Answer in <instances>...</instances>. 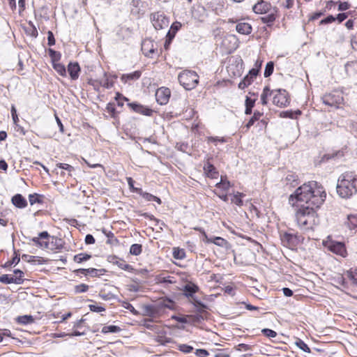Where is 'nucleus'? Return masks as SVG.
<instances>
[{"label": "nucleus", "mask_w": 357, "mask_h": 357, "mask_svg": "<svg viewBox=\"0 0 357 357\" xmlns=\"http://www.w3.org/2000/svg\"><path fill=\"white\" fill-rule=\"evenodd\" d=\"M227 42L230 44V45L227 47L229 52L235 50L238 46V38L235 35L230 34L226 36L223 40V45H227Z\"/></svg>", "instance_id": "13"}, {"label": "nucleus", "mask_w": 357, "mask_h": 357, "mask_svg": "<svg viewBox=\"0 0 357 357\" xmlns=\"http://www.w3.org/2000/svg\"><path fill=\"white\" fill-rule=\"evenodd\" d=\"M192 299H193V304L196 307H199L197 310L198 312H204V309H206L207 307L206 305L204 303H203L201 301H198L195 298L193 297Z\"/></svg>", "instance_id": "48"}, {"label": "nucleus", "mask_w": 357, "mask_h": 357, "mask_svg": "<svg viewBox=\"0 0 357 357\" xmlns=\"http://www.w3.org/2000/svg\"><path fill=\"white\" fill-rule=\"evenodd\" d=\"M343 100L342 94L338 91L326 94L322 97L324 104L335 108H338Z\"/></svg>", "instance_id": "5"}, {"label": "nucleus", "mask_w": 357, "mask_h": 357, "mask_svg": "<svg viewBox=\"0 0 357 357\" xmlns=\"http://www.w3.org/2000/svg\"><path fill=\"white\" fill-rule=\"evenodd\" d=\"M13 204L17 208H23L27 206V202L24 197L20 195L17 194L12 198Z\"/></svg>", "instance_id": "17"}, {"label": "nucleus", "mask_w": 357, "mask_h": 357, "mask_svg": "<svg viewBox=\"0 0 357 357\" xmlns=\"http://www.w3.org/2000/svg\"><path fill=\"white\" fill-rule=\"evenodd\" d=\"M103 232L105 234V235L108 238V240L107 241V243L114 244V243L118 242V240L115 238V236L112 232L109 231V232L106 233L105 231H103Z\"/></svg>", "instance_id": "53"}, {"label": "nucleus", "mask_w": 357, "mask_h": 357, "mask_svg": "<svg viewBox=\"0 0 357 357\" xmlns=\"http://www.w3.org/2000/svg\"><path fill=\"white\" fill-rule=\"evenodd\" d=\"M212 243L222 248H227L228 246L227 241L219 236L213 237Z\"/></svg>", "instance_id": "36"}, {"label": "nucleus", "mask_w": 357, "mask_h": 357, "mask_svg": "<svg viewBox=\"0 0 357 357\" xmlns=\"http://www.w3.org/2000/svg\"><path fill=\"white\" fill-rule=\"evenodd\" d=\"M204 170L207 176L212 178H217L218 172L216 171L215 167L211 163L207 162L204 166Z\"/></svg>", "instance_id": "20"}, {"label": "nucleus", "mask_w": 357, "mask_h": 357, "mask_svg": "<svg viewBox=\"0 0 357 357\" xmlns=\"http://www.w3.org/2000/svg\"><path fill=\"white\" fill-rule=\"evenodd\" d=\"M294 238V236L291 234L284 233L281 235V241L287 246H289L293 243Z\"/></svg>", "instance_id": "29"}, {"label": "nucleus", "mask_w": 357, "mask_h": 357, "mask_svg": "<svg viewBox=\"0 0 357 357\" xmlns=\"http://www.w3.org/2000/svg\"><path fill=\"white\" fill-rule=\"evenodd\" d=\"M56 167L58 168L66 170L68 172L69 176H71V172L74 171V167L66 163H58Z\"/></svg>", "instance_id": "45"}, {"label": "nucleus", "mask_w": 357, "mask_h": 357, "mask_svg": "<svg viewBox=\"0 0 357 357\" xmlns=\"http://www.w3.org/2000/svg\"><path fill=\"white\" fill-rule=\"evenodd\" d=\"M47 40H48V45H50V46H52L55 44L54 36L52 31H48V33H47Z\"/></svg>", "instance_id": "60"}, {"label": "nucleus", "mask_w": 357, "mask_h": 357, "mask_svg": "<svg viewBox=\"0 0 357 357\" xmlns=\"http://www.w3.org/2000/svg\"><path fill=\"white\" fill-rule=\"evenodd\" d=\"M335 20V17H334L333 15H329L325 19L322 20L321 21V24H328L334 22Z\"/></svg>", "instance_id": "64"}, {"label": "nucleus", "mask_w": 357, "mask_h": 357, "mask_svg": "<svg viewBox=\"0 0 357 357\" xmlns=\"http://www.w3.org/2000/svg\"><path fill=\"white\" fill-rule=\"evenodd\" d=\"M156 44L150 39H145L142 43V51L143 54L148 57H152V55L157 50Z\"/></svg>", "instance_id": "11"}, {"label": "nucleus", "mask_w": 357, "mask_h": 357, "mask_svg": "<svg viewBox=\"0 0 357 357\" xmlns=\"http://www.w3.org/2000/svg\"><path fill=\"white\" fill-rule=\"evenodd\" d=\"M273 70H274V63L273 61L268 62L266 65L265 70H264V77H268L269 76H271L273 73Z\"/></svg>", "instance_id": "41"}, {"label": "nucleus", "mask_w": 357, "mask_h": 357, "mask_svg": "<svg viewBox=\"0 0 357 357\" xmlns=\"http://www.w3.org/2000/svg\"><path fill=\"white\" fill-rule=\"evenodd\" d=\"M178 79L181 85L186 90L195 89L199 83L198 75L192 70H185L178 75Z\"/></svg>", "instance_id": "3"}, {"label": "nucleus", "mask_w": 357, "mask_h": 357, "mask_svg": "<svg viewBox=\"0 0 357 357\" xmlns=\"http://www.w3.org/2000/svg\"><path fill=\"white\" fill-rule=\"evenodd\" d=\"M261 116L262 113L257 111L255 112L253 116L245 125L247 130L250 129V128L254 125L255 122L258 121Z\"/></svg>", "instance_id": "33"}, {"label": "nucleus", "mask_w": 357, "mask_h": 357, "mask_svg": "<svg viewBox=\"0 0 357 357\" xmlns=\"http://www.w3.org/2000/svg\"><path fill=\"white\" fill-rule=\"evenodd\" d=\"M172 254L174 258L176 259H183L185 257V250L179 248H174Z\"/></svg>", "instance_id": "35"}, {"label": "nucleus", "mask_w": 357, "mask_h": 357, "mask_svg": "<svg viewBox=\"0 0 357 357\" xmlns=\"http://www.w3.org/2000/svg\"><path fill=\"white\" fill-rule=\"evenodd\" d=\"M116 79V76L107 75V74H105L104 77L100 81V84L106 89H110L114 86V79Z\"/></svg>", "instance_id": "23"}, {"label": "nucleus", "mask_w": 357, "mask_h": 357, "mask_svg": "<svg viewBox=\"0 0 357 357\" xmlns=\"http://www.w3.org/2000/svg\"><path fill=\"white\" fill-rule=\"evenodd\" d=\"M324 246L335 255L342 257H346L347 255V249L344 243L331 240L329 237L323 241Z\"/></svg>", "instance_id": "4"}, {"label": "nucleus", "mask_w": 357, "mask_h": 357, "mask_svg": "<svg viewBox=\"0 0 357 357\" xmlns=\"http://www.w3.org/2000/svg\"><path fill=\"white\" fill-rule=\"evenodd\" d=\"M270 5L264 1L259 2L253 6V10L256 13H265L269 9Z\"/></svg>", "instance_id": "22"}, {"label": "nucleus", "mask_w": 357, "mask_h": 357, "mask_svg": "<svg viewBox=\"0 0 357 357\" xmlns=\"http://www.w3.org/2000/svg\"><path fill=\"white\" fill-rule=\"evenodd\" d=\"M296 344L299 349H301L303 351L307 352V353L310 352V349L303 340H301L300 339L298 340L296 342Z\"/></svg>", "instance_id": "46"}, {"label": "nucleus", "mask_w": 357, "mask_h": 357, "mask_svg": "<svg viewBox=\"0 0 357 357\" xmlns=\"http://www.w3.org/2000/svg\"><path fill=\"white\" fill-rule=\"evenodd\" d=\"M157 342L161 345H166L168 343L172 342V340L169 337H167L165 336H158L157 338Z\"/></svg>", "instance_id": "50"}, {"label": "nucleus", "mask_w": 357, "mask_h": 357, "mask_svg": "<svg viewBox=\"0 0 357 357\" xmlns=\"http://www.w3.org/2000/svg\"><path fill=\"white\" fill-rule=\"evenodd\" d=\"M153 26L155 29L160 30L166 28L169 25V20L165 15L160 12H157L151 15Z\"/></svg>", "instance_id": "7"}, {"label": "nucleus", "mask_w": 357, "mask_h": 357, "mask_svg": "<svg viewBox=\"0 0 357 357\" xmlns=\"http://www.w3.org/2000/svg\"><path fill=\"white\" fill-rule=\"evenodd\" d=\"M212 352L213 353V357H229V354L223 350H212Z\"/></svg>", "instance_id": "55"}, {"label": "nucleus", "mask_w": 357, "mask_h": 357, "mask_svg": "<svg viewBox=\"0 0 357 357\" xmlns=\"http://www.w3.org/2000/svg\"><path fill=\"white\" fill-rule=\"evenodd\" d=\"M68 71L72 79H77L80 71L79 64L77 63H70L68 66Z\"/></svg>", "instance_id": "14"}, {"label": "nucleus", "mask_w": 357, "mask_h": 357, "mask_svg": "<svg viewBox=\"0 0 357 357\" xmlns=\"http://www.w3.org/2000/svg\"><path fill=\"white\" fill-rule=\"evenodd\" d=\"M275 94L273 98L274 105L282 107L289 104V98L286 90L278 89L274 91Z\"/></svg>", "instance_id": "6"}, {"label": "nucleus", "mask_w": 357, "mask_h": 357, "mask_svg": "<svg viewBox=\"0 0 357 357\" xmlns=\"http://www.w3.org/2000/svg\"><path fill=\"white\" fill-rule=\"evenodd\" d=\"M326 197L324 188L316 181H309L298 187L289 197L292 205L303 203L295 213V220L301 230L313 229L319 222L316 209L323 204Z\"/></svg>", "instance_id": "1"}, {"label": "nucleus", "mask_w": 357, "mask_h": 357, "mask_svg": "<svg viewBox=\"0 0 357 357\" xmlns=\"http://www.w3.org/2000/svg\"><path fill=\"white\" fill-rule=\"evenodd\" d=\"M0 282L3 284H21L22 280L20 276L13 277L10 275L4 274L0 276Z\"/></svg>", "instance_id": "16"}, {"label": "nucleus", "mask_w": 357, "mask_h": 357, "mask_svg": "<svg viewBox=\"0 0 357 357\" xmlns=\"http://www.w3.org/2000/svg\"><path fill=\"white\" fill-rule=\"evenodd\" d=\"M178 349L181 351L185 353V354H189V353L192 352L193 350V347L192 346L185 344L179 345Z\"/></svg>", "instance_id": "54"}, {"label": "nucleus", "mask_w": 357, "mask_h": 357, "mask_svg": "<svg viewBox=\"0 0 357 357\" xmlns=\"http://www.w3.org/2000/svg\"><path fill=\"white\" fill-rule=\"evenodd\" d=\"M230 187H231V183L228 181L226 176H222L220 181L215 184V188L223 192H227Z\"/></svg>", "instance_id": "19"}, {"label": "nucleus", "mask_w": 357, "mask_h": 357, "mask_svg": "<svg viewBox=\"0 0 357 357\" xmlns=\"http://www.w3.org/2000/svg\"><path fill=\"white\" fill-rule=\"evenodd\" d=\"M337 193L344 199H349L357 193V174L354 172H346L337 180Z\"/></svg>", "instance_id": "2"}, {"label": "nucleus", "mask_w": 357, "mask_h": 357, "mask_svg": "<svg viewBox=\"0 0 357 357\" xmlns=\"http://www.w3.org/2000/svg\"><path fill=\"white\" fill-rule=\"evenodd\" d=\"M53 68L61 76H66V70L64 65L58 62L52 63Z\"/></svg>", "instance_id": "30"}, {"label": "nucleus", "mask_w": 357, "mask_h": 357, "mask_svg": "<svg viewBox=\"0 0 357 357\" xmlns=\"http://www.w3.org/2000/svg\"><path fill=\"white\" fill-rule=\"evenodd\" d=\"M91 255L86 253H79L74 256L73 260L75 262L80 264L91 259Z\"/></svg>", "instance_id": "31"}, {"label": "nucleus", "mask_w": 357, "mask_h": 357, "mask_svg": "<svg viewBox=\"0 0 357 357\" xmlns=\"http://www.w3.org/2000/svg\"><path fill=\"white\" fill-rule=\"evenodd\" d=\"M349 8V4L347 2H341L338 6V10H341V11L346 10Z\"/></svg>", "instance_id": "63"}, {"label": "nucleus", "mask_w": 357, "mask_h": 357, "mask_svg": "<svg viewBox=\"0 0 357 357\" xmlns=\"http://www.w3.org/2000/svg\"><path fill=\"white\" fill-rule=\"evenodd\" d=\"M48 53L50 56L51 57L52 63H54V62H58L61 59V55L59 52H56L52 49H49Z\"/></svg>", "instance_id": "40"}, {"label": "nucleus", "mask_w": 357, "mask_h": 357, "mask_svg": "<svg viewBox=\"0 0 357 357\" xmlns=\"http://www.w3.org/2000/svg\"><path fill=\"white\" fill-rule=\"evenodd\" d=\"M128 107L135 112L141 114L145 116H150L153 114V110L148 107L144 106L141 104L132 102L128 104Z\"/></svg>", "instance_id": "12"}, {"label": "nucleus", "mask_w": 357, "mask_h": 357, "mask_svg": "<svg viewBox=\"0 0 357 357\" xmlns=\"http://www.w3.org/2000/svg\"><path fill=\"white\" fill-rule=\"evenodd\" d=\"M89 307L91 311L96 312H101L105 310V307L100 305L91 304L89 305Z\"/></svg>", "instance_id": "56"}, {"label": "nucleus", "mask_w": 357, "mask_h": 357, "mask_svg": "<svg viewBox=\"0 0 357 357\" xmlns=\"http://www.w3.org/2000/svg\"><path fill=\"white\" fill-rule=\"evenodd\" d=\"M236 30L241 34L248 35L252 32V26L247 22H241L236 24Z\"/></svg>", "instance_id": "18"}, {"label": "nucleus", "mask_w": 357, "mask_h": 357, "mask_svg": "<svg viewBox=\"0 0 357 357\" xmlns=\"http://www.w3.org/2000/svg\"><path fill=\"white\" fill-rule=\"evenodd\" d=\"M199 287L194 284H186L184 287L185 295L187 297L193 298V294L198 291Z\"/></svg>", "instance_id": "25"}, {"label": "nucleus", "mask_w": 357, "mask_h": 357, "mask_svg": "<svg viewBox=\"0 0 357 357\" xmlns=\"http://www.w3.org/2000/svg\"><path fill=\"white\" fill-rule=\"evenodd\" d=\"M121 331L120 327L114 325L105 326L102 328V333H118Z\"/></svg>", "instance_id": "37"}, {"label": "nucleus", "mask_w": 357, "mask_h": 357, "mask_svg": "<svg viewBox=\"0 0 357 357\" xmlns=\"http://www.w3.org/2000/svg\"><path fill=\"white\" fill-rule=\"evenodd\" d=\"M135 192L140 195L146 201H149V202L153 201L154 195H153L149 192H144L142 190H142H135Z\"/></svg>", "instance_id": "44"}, {"label": "nucleus", "mask_w": 357, "mask_h": 357, "mask_svg": "<svg viewBox=\"0 0 357 357\" xmlns=\"http://www.w3.org/2000/svg\"><path fill=\"white\" fill-rule=\"evenodd\" d=\"M301 114L300 110H296L295 112L292 111H286L281 114V116L284 118H289V119H294L298 115H300Z\"/></svg>", "instance_id": "43"}, {"label": "nucleus", "mask_w": 357, "mask_h": 357, "mask_svg": "<svg viewBox=\"0 0 357 357\" xmlns=\"http://www.w3.org/2000/svg\"><path fill=\"white\" fill-rule=\"evenodd\" d=\"M85 243L87 245L95 243L94 237L91 234H87L85 237Z\"/></svg>", "instance_id": "62"}, {"label": "nucleus", "mask_w": 357, "mask_h": 357, "mask_svg": "<svg viewBox=\"0 0 357 357\" xmlns=\"http://www.w3.org/2000/svg\"><path fill=\"white\" fill-rule=\"evenodd\" d=\"M107 261L111 264L116 265L119 268L122 270L127 271L128 272H132L133 271L132 266L128 264L124 259H120L116 255L108 256Z\"/></svg>", "instance_id": "9"}, {"label": "nucleus", "mask_w": 357, "mask_h": 357, "mask_svg": "<svg viewBox=\"0 0 357 357\" xmlns=\"http://www.w3.org/2000/svg\"><path fill=\"white\" fill-rule=\"evenodd\" d=\"M142 75V72L136 70L131 73L123 74L121 77V80L124 83H128L130 81H135L139 79Z\"/></svg>", "instance_id": "15"}, {"label": "nucleus", "mask_w": 357, "mask_h": 357, "mask_svg": "<svg viewBox=\"0 0 357 357\" xmlns=\"http://www.w3.org/2000/svg\"><path fill=\"white\" fill-rule=\"evenodd\" d=\"M261 20L264 23L270 24H272L275 20V17L274 14H268L263 17Z\"/></svg>", "instance_id": "51"}, {"label": "nucleus", "mask_w": 357, "mask_h": 357, "mask_svg": "<svg viewBox=\"0 0 357 357\" xmlns=\"http://www.w3.org/2000/svg\"><path fill=\"white\" fill-rule=\"evenodd\" d=\"M50 234L47 231H42L38 234V236L33 237L32 241L39 248L47 249L49 248Z\"/></svg>", "instance_id": "8"}, {"label": "nucleus", "mask_w": 357, "mask_h": 357, "mask_svg": "<svg viewBox=\"0 0 357 357\" xmlns=\"http://www.w3.org/2000/svg\"><path fill=\"white\" fill-rule=\"evenodd\" d=\"M244 197V194L242 192H237L233 195L231 202L238 206H241L243 204L242 197Z\"/></svg>", "instance_id": "34"}, {"label": "nucleus", "mask_w": 357, "mask_h": 357, "mask_svg": "<svg viewBox=\"0 0 357 357\" xmlns=\"http://www.w3.org/2000/svg\"><path fill=\"white\" fill-rule=\"evenodd\" d=\"M195 354L198 357H208L209 355V352L207 350L203 349H196Z\"/></svg>", "instance_id": "57"}, {"label": "nucleus", "mask_w": 357, "mask_h": 357, "mask_svg": "<svg viewBox=\"0 0 357 357\" xmlns=\"http://www.w3.org/2000/svg\"><path fill=\"white\" fill-rule=\"evenodd\" d=\"M285 182L287 185L294 188L298 184V176L295 173L289 172L285 177Z\"/></svg>", "instance_id": "21"}, {"label": "nucleus", "mask_w": 357, "mask_h": 357, "mask_svg": "<svg viewBox=\"0 0 357 357\" xmlns=\"http://www.w3.org/2000/svg\"><path fill=\"white\" fill-rule=\"evenodd\" d=\"M17 321L19 324L26 325L34 322V318L31 315H23L19 316L17 318Z\"/></svg>", "instance_id": "28"}, {"label": "nucleus", "mask_w": 357, "mask_h": 357, "mask_svg": "<svg viewBox=\"0 0 357 357\" xmlns=\"http://www.w3.org/2000/svg\"><path fill=\"white\" fill-rule=\"evenodd\" d=\"M271 93L272 92L271 91L270 88L268 86L264 88L263 92L261 95V102L262 105H266L267 104L268 97L271 95Z\"/></svg>", "instance_id": "32"}, {"label": "nucleus", "mask_w": 357, "mask_h": 357, "mask_svg": "<svg viewBox=\"0 0 357 357\" xmlns=\"http://www.w3.org/2000/svg\"><path fill=\"white\" fill-rule=\"evenodd\" d=\"M29 201L31 205H33L36 203H42V196L38 194L29 195Z\"/></svg>", "instance_id": "42"}, {"label": "nucleus", "mask_w": 357, "mask_h": 357, "mask_svg": "<svg viewBox=\"0 0 357 357\" xmlns=\"http://www.w3.org/2000/svg\"><path fill=\"white\" fill-rule=\"evenodd\" d=\"M89 289V285L86 284H79L75 287V291L76 293H84L87 291Z\"/></svg>", "instance_id": "47"}, {"label": "nucleus", "mask_w": 357, "mask_h": 357, "mask_svg": "<svg viewBox=\"0 0 357 357\" xmlns=\"http://www.w3.org/2000/svg\"><path fill=\"white\" fill-rule=\"evenodd\" d=\"M261 333L265 336L268 337H271V338L275 337L277 336V333L275 331H273V330L269 329V328H264L261 331Z\"/></svg>", "instance_id": "49"}, {"label": "nucleus", "mask_w": 357, "mask_h": 357, "mask_svg": "<svg viewBox=\"0 0 357 357\" xmlns=\"http://www.w3.org/2000/svg\"><path fill=\"white\" fill-rule=\"evenodd\" d=\"M98 270L93 268H79L76 271H75L77 273H81L84 275H91V276H96L98 275Z\"/></svg>", "instance_id": "26"}, {"label": "nucleus", "mask_w": 357, "mask_h": 357, "mask_svg": "<svg viewBox=\"0 0 357 357\" xmlns=\"http://www.w3.org/2000/svg\"><path fill=\"white\" fill-rule=\"evenodd\" d=\"M345 225L349 229H356L357 227V214L348 215Z\"/></svg>", "instance_id": "24"}, {"label": "nucleus", "mask_w": 357, "mask_h": 357, "mask_svg": "<svg viewBox=\"0 0 357 357\" xmlns=\"http://www.w3.org/2000/svg\"><path fill=\"white\" fill-rule=\"evenodd\" d=\"M127 182H128V185H129L130 189L132 192H135V190H142V188H135V187L134 186V181H133V179H132L131 177H128V178H127Z\"/></svg>", "instance_id": "59"}, {"label": "nucleus", "mask_w": 357, "mask_h": 357, "mask_svg": "<svg viewBox=\"0 0 357 357\" xmlns=\"http://www.w3.org/2000/svg\"><path fill=\"white\" fill-rule=\"evenodd\" d=\"M171 91L168 88H159L155 92V98L157 102L162 105L168 102L170 98Z\"/></svg>", "instance_id": "10"}, {"label": "nucleus", "mask_w": 357, "mask_h": 357, "mask_svg": "<svg viewBox=\"0 0 357 357\" xmlns=\"http://www.w3.org/2000/svg\"><path fill=\"white\" fill-rule=\"evenodd\" d=\"M11 115L13 118V121L15 124H17V122L18 121L19 119L17 114V111L15 109V107L14 105H12L11 107Z\"/></svg>", "instance_id": "58"}, {"label": "nucleus", "mask_w": 357, "mask_h": 357, "mask_svg": "<svg viewBox=\"0 0 357 357\" xmlns=\"http://www.w3.org/2000/svg\"><path fill=\"white\" fill-rule=\"evenodd\" d=\"M344 276L353 282L354 284L357 285V268H351L347 271Z\"/></svg>", "instance_id": "27"}, {"label": "nucleus", "mask_w": 357, "mask_h": 357, "mask_svg": "<svg viewBox=\"0 0 357 357\" xmlns=\"http://www.w3.org/2000/svg\"><path fill=\"white\" fill-rule=\"evenodd\" d=\"M106 111L111 115L112 117H114L116 114V108L114 103H108L106 107Z\"/></svg>", "instance_id": "52"}, {"label": "nucleus", "mask_w": 357, "mask_h": 357, "mask_svg": "<svg viewBox=\"0 0 357 357\" xmlns=\"http://www.w3.org/2000/svg\"><path fill=\"white\" fill-rule=\"evenodd\" d=\"M259 70L257 68H253L249 71L248 75L250 77L254 79L257 77Z\"/></svg>", "instance_id": "61"}, {"label": "nucleus", "mask_w": 357, "mask_h": 357, "mask_svg": "<svg viewBox=\"0 0 357 357\" xmlns=\"http://www.w3.org/2000/svg\"><path fill=\"white\" fill-rule=\"evenodd\" d=\"M142 251V246L140 244H132L130 248V253L132 255L137 256L141 254Z\"/></svg>", "instance_id": "39"}, {"label": "nucleus", "mask_w": 357, "mask_h": 357, "mask_svg": "<svg viewBox=\"0 0 357 357\" xmlns=\"http://www.w3.org/2000/svg\"><path fill=\"white\" fill-rule=\"evenodd\" d=\"M254 81L253 78H251L249 77L248 75H247L238 84V88L241 89H244L245 87L248 86L250 84H251Z\"/></svg>", "instance_id": "38"}]
</instances>
